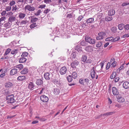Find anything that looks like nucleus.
<instances>
[{
	"mask_svg": "<svg viewBox=\"0 0 129 129\" xmlns=\"http://www.w3.org/2000/svg\"><path fill=\"white\" fill-rule=\"evenodd\" d=\"M14 95L11 94L8 95L6 98V99L8 100V103H14L15 101L14 98Z\"/></svg>",
	"mask_w": 129,
	"mask_h": 129,
	"instance_id": "nucleus-1",
	"label": "nucleus"
},
{
	"mask_svg": "<svg viewBox=\"0 0 129 129\" xmlns=\"http://www.w3.org/2000/svg\"><path fill=\"white\" fill-rule=\"evenodd\" d=\"M85 40L90 44H94L95 43V40L93 39H92L89 37H86L85 38Z\"/></svg>",
	"mask_w": 129,
	"mask_h": 129,
	"instance_id": "nucleus-2",
	"label": "nucleus"
},
{
	"mask_svg": "<svg viewBox=\"0 0 129 129\" xmlns=\"http://www.w3.org/2000/svg\"><path fill=\"white\" fill-rule=\"evenodd\" d=\"M24 9L25 10H28L30 11H34L35 10V8L34 7H31L29 5H27L25 6Z\"/></svg>",
	"mask_w": 129,
	"mask_h": 129,
	"instance_id": "nucleus-3",
	"label": "nucleus"
},
{
	"mask_svg": "<svg viewBox=\"0 0 129 129\" xmlns=\"http://www.w3.org/2000/svg\"><path fill=\"white\" fill-rule=\"evenodd\" d=\"M98 36L96 37L97 40H101L103 38V37L105 35V33L103 32H101L98 33Z\"/></svg>",
	"mask_w": 129,
	"mask_h": 129,
	"instance_id": "nucleus-4",
	"label": "nucleus"
},
{
	"mask_svg": "<svg viewBox=\"0 0 129 129\" xmlns=\"http://www.w3.org/2000/svg\"><path fill=\"white\" fill-rule=\"evenodd\" d=\"M116 98L117 101L119 103H123L125 101V99L120 94L117 96Z\"/></svg>",
	"mask_w": 129,
	"mask_h": 129,
	"instance_id": "nucleus-5",
	"label": "nucleus"
},
{
	"mask_svg": "<svg viewBox=\"0 0 129 129\" xmlns=\"http://www.w3.org/2000/svg\"><path fill=\"white\" fill-rule=\"evenodd\" d=\"M67 69L65 66L62 67L60 70L59 72L61 75L65 74L67 72Z\"/></svg>",
	"mask_w": 129,
	"mask_h": 129,
	"instance_id": "nucleus-6",
	"label": "nucleus"
},
{
	"mask_svg": "<svg viewBox=\"0 0 129 129\" xmlns=\"http://www.w3.org/2000/svg\"><path fill=\"white\" fill-rule=\"evenodd\" d=\"M40 98L41 101L44 102H47L49 100L48 98L45 95H42L41 96Z\"/></svg>",
	"mask_w": 129,
	"mask_h": 129,
	"instance_id": "nucleus-7",
	"label": "nucleus"
},
{
	"mask_svg": "<svg viewBox=\"0 0 129 129\" xmlns=\"http://www.w3.org/2000/svg\"><path fill=\"white\" fill-rule=\"evenodd\" d=\"M79 63L77 60H76L73 61L71 63V67L73 68H76V66L78 65Z\"/></svg>",
	"mask_w": 129,
	"mask_h": 129,
	"instance_id": "nucleus-8",
	"label": "nucleus"
},
{
	"mask_svg": "<svg viewBox=\"0 0 129 129\" xmlns=\"http://www.w3.org/2000/svg\"><path fill=\"white\" fill-rule=\"evenodd\" d=\"M113 39V37H109L107 38L106 39V41H112L115 42L116 41H117L119 40L120 38H114V39Z\"/></svg>",
	"mask_w": 129,
	"mask_h": 129,
	"instance_id": "nucleus-9",
	"label": "nucleus"
},
{
	"mask_svg": "<svg viewBox=\"0 0 129 129\" xmlns=\"http://www.w3.org/2000/svg\"><path fill=\"white\" fill-rule=\"evenodd\" d=\"M95 72L94 71V68L93 67L91 69V76L92 79H93L95 77Z\"/></svg>",
	"mask_w": 129,
	"mask_h": 129,
	"instance_id": "nucleus-10",
	"label": "nucleus"
},
{
	"mask_svg": "<svg viewBox=\"0 0 129 129\" xmlns=\"http://www.w3.org/2000/svg\"><path fill=\"white\" fill-rule=\"evenodd\" d=\"M112 92L113 94L114 95H118L119 92L116 88L115 87H113L112 88Z\"/></svg>",
	"mask_w": 129,
	"mask_h": 129,
	"instance_id": "nucleus-11",
	"label": "nucleus"
},
{
	"mask_svg": "<svg viewBox=\"0 0 129 129\" xmlns=\"http://www.w3.org/2000/svg\"><path fill=\"white\" fill-rule=\"evenodd\" d=\"M16 19V17L15 16H11L9 17L8 19V21L9 22L12 23V22L15 21Z\"/></svg>",
	"mask_w": 129,
	"mask_h": 129,
	"instance_id": "nucleus-12",
	"label": "nucleus"
},
{
	"mask_svg": "<svg viewBox=\"0 0 129 129\" xmlns=\"http://www.w3.org/2000/svg\"><path fill=\"white\" fill-rule=\"evenodd\" d=\"M17 69H13L10 72V74L11 75H13L17 73Z\"/></svg>",
	"mask_w": 129,
	"mask_h": 129,
	"instance_id": "nucleus-13",
	"label": "nucleus"
},
{
	"mask_svg": "<svg viewBox=\"0 0 129 129\" xmlns=\"http://www.w3.org/2000/svg\"><path fill=\"white\" fill-rule=\"evenodd\" d=\"M115 10L113 9H111L108 11V15L109 16H112L115 14Z\"/></svg>",
	"mask_w": 129,
	"mask_h": 129,
	"instance_id": "nucleus-14",
	"label": "nucleus"
},
{
	"mask_svg": "<svg viewBox=\"0 0 129 129\" xmlns=\"http://www.w3.org/2000/svg\"><path fill=\"white\" fill-rule=\"evenodd\" d=\"M51 74L49 73H46L44 75V77L46 80H49L50 79Z\"/></svg>",
	"mask_w": 129,
	"mask_h": 129,
	"instance_id": "nucleus-15",
	"label": "nucleus"
},
{
	"mask_svg": "<svg viewBox=\"0 0 129 129\" xmlns=\"http://www.w3.org/2000/svg\"><path fill=\"white\" fill-rule=\"evenodd\" d=\"M34 85L33 82H30L28 84V88L31 90H33L34 89Z\"/></svg>",
	"mask_w": 129,
	"mask_h": 129,
	"instance_id": "nucleus-16",
	"label": "nucleus"
},
{
	"mask_svg": "<svg viewBox=\"0 0 129 129\" xmlns=\"http://www.w3.org/2000/svg\"><path fill=\"white\" fill-rule=\"evenodd\" d=\"M13 83L10 82H8L5 84V86L6 88L11 87L13 86Z\"/></svg>",
	"mask_w": 129,
	"mask_h": 129,
	"instance_id": "nucleus-17",
	"label": "nucleus"
},
{
	"mask_svg": "<svg viewBox=\"0 0 129 129\" xmlns=\"http://www.w3.org/2000/svg\"><path fill=\"white\" fill-rule=\"evenodd\" d=\"M85 50L88 52H91L93 51V48L91 46H88L86 47Z\"/></svg>",
	"mask_w": 129,
	"mask_h": 129,
	"instance_id": "nucleus-18",
	"label": "nucleus"
},
{
	"mask_svg": "<svg viewBox=\"0 0 129 129\" xmlns=\"http://www.w3.org/2000/svg\"><path fill=\"white\" fill-rule=\"evenodd\" d=\"M123 86L125 89L129 88V83L127 81L125 82L123 84Z\"/></svg>",
	"mask_w": 129,
	"mask_h": 129,
	"instance_id": "nucleus-19",
	"label": "nucleus"
},
{
	"mask_svg": "<svg viewBox=\"0 0 129 129\" xmlns=\"http://www.w3.org/2000/svg\"><path fill=\"white\" fill-rule=\"evenodd\" d=\"M94 20V19L93 18H90L87 19L86 21V23L87 24L91 23Z\"/></svg>",
	"mask_w": 129,
	"mask_h": 129,
	"instance_id": "nucleus-20",
	"label": "nucleus"
},
{
	"mask_svg": "<svg viewBox=\"0 0 129 129\" xmlns=\"http://www.w3.org/2000/svg\"><path fill=\"white\" fill-rule=\"evenodd\" d=\"M11 25V24L9 22L6 23L4 25V26L6 29L10 28Z\"/></svg>",
	"mask_w": 129,
	"mask_h": 129,
	"instance_id": "nucleus-21",
	"label": "nucleus"
},
{
	"mask_svg": "<svg viewBox=\"0 0 129 129\" xmlns=\"http://www.w3.org/2000/svg\"><path fill=\"white\" fill-rule=\"evenodd\" d=\"M28 23V21L27 20H22L20 23V25L21 27L24 26L27 23Z\"/></svg>",
	"mask_w": 129,
	"mask_h": 129,
	"instance_id": "nucleus-22",
	"label": "nucleus"
},
{
	"mask_svg": "<svg viewBox=\"0 0 129 129\" xmlns=\"http://www.w3.org/2000/svg\"><path fill=\"white\" fill-rule=\"evenodd\" d=\"M113 61V62L112 63L111 65L112 66V67H114L116 65L117 62L115 61V59L114 58H111V62Z\"/></svg>",
	"mask_w": 129,
	"mask_h": 129,
	"instance_id": "nucleus-23",
	"label": "nucleus"
},
{
	"mask_svg": "<svg viewBox=\"0 0 129 129\" xmlns=\"http://www.w3.org/2000/svg\"><path fill=\"white\" fill-rule=\"evenodd\" d=\"M60 92V91L59 89L57 88H55L54 89L53 92L54 94L57 95Z\"/></svg>",
	"mask_w": 129,
	"mask_h": 129,
	"instance_id": "nucleus-24",
	"label": "nucleus"
},
{
	"mask_svg": "<svg viewBox=\"0 0 129 129\" xmlns=\"http://www.w3.org/2000/svg\"><path fill=\"white\" fill-rule=\"evenodd\" d=\"M26 59L24 57H22L20 58L19 60V63H24L26 61Z\"/></svg>",
	"mask_w": 129,
	"mask_h": 129,
	"instance_id": "nucleus-25",
	"label": "nucleus"
},
{
	"mask_svg": "<svg viewBox=\"0 0 129 129\" xmlns=\"http://www.w3.org/2000/svg\"><path fill=\"white\" fill-rule=\"evenodd\" d=\"M25 14L21 13L18 14V17L20 19H23L25 17Z\"/></svg>",
	"mask_w": 129,
	"mask_h": 129,
	"instance_id": "nucleus-26",
	"label": "nucleus"
},
{
	"mask_svg": "<svg viewBox=\"0 0 129 129\" xmlns=\"http://www.w3.org/2000/svg\"><path fill=\"white\" fill-rule=\"evenodd\" d=\"M26 79V77L24 76H19L17 78V79L19 81H22Z\"/></svg>",
	"mask_w": 129,
	"mask_h": 129,
	"instance_id": "nucleus-27",
	"label": "nucleus"
},
{
	"mask_svg": "<svg viewBox=\"0 0 129 129\" xmlns=\"http://www.w3.org/2000/svg\"><path fill=\"white\" fill-rule=\"evenodd\" d=\"M36 83L37 85H40L43 83V81L41 79H39L37 80Z\"/></svg>",
	"mask_w": 129,
	"mask_h": 129,
	"instance_id": "nucleus-28",
	"label": "nucleus"
},
{
	"mask_svg": "<svg viewBox=\"0 0 129 129\" xmlns=\"http://www.w3.org/2000/svg\"><path fill=\"white\" fill-rule=\"evenodd\" d=\"M28 71V69L26 68H24L21 72V73L22 74H25L27 73Z\"/></svg>",
	"mask_w": 129,
	"mask_h": 129,
	"instance_id": "nucleus-29",
	"label": "nucleus"
},
{
	"mask_svg": "<svg viewBox=\"0 0 129 129\" xmlns=\"http://www.w3.org/2000/svg\"><path fill=\"white\" fill-rule=\"evenodd\" d=\"M113 18L112 16H106L105 18V20L107 21H110Z\"/></svg>",
	"mask_w": 129,
	"mask_h": 129,
	"instance_id": "nucleus-30",
	"label": "nucleus"
},
{
	"mask_svg": "<svg viewBox=\"0 0 129 129\" xmlns=\"http://www.w3.org/2000/svg\"><path fill=\"white\" fill-rule=\"evenodd\" d=\"M87 57L85 55H83L82 56L81 58V60L84 62H85L87 60Z\"/></svg>",
	"mask_w": 129,
	"mask_h": 129,
	"instance_id": "nucleus-31",
	"label": "nucleus"
},
{
	"mask_svg": "<svg viewBox=\"0 0 129 129\" xmlns=\"http://www.w3.org/2000/svg\"><path fill=\"white\" fill-rule=\"evenodd\" d=\"M124 24L122 23L119 24L118 25V29L120 30H122L124 27Z\"/></svg>",
	"mask_w": 129,
	"mask_h": 129,
	"instance_id": "nucleus-32",
	"label": "nucleus"
},
{
	"mask_svg": "<svg viewBox=\"0 0 129 129\" xmlns=\"http://www.w3.org/2000/svg\"><path fill=\"white\" fill-rule=\"evenodd\" d=\"M116 75V73L115 72H113L110 76V78L112 79L114 78Z\"/></svg>",
	"mask_w": 129,
	"mask_h": 129,
	"instance_id": "nucleus-33",
	"label": "nucleus"
},
{
	"mask_svg": "<svg viewBox=\"0 0 129 129\" xmlns=\"http://www.w3.org/2000/svg\"><path fill=\"white\" fill-rule=\"evenodd\" d=\"M18 50L17 49H14L12 50L11 54L13 55H16L18 53Z\"/></svg>",
	"mask_w": 129,
	"mask_h": 129,
	"instance_id": "nucleus-34",
	"label": "nucleus"
},
{
	"mask_svg": "<svg viewBox=\"0 0 129 129\" xmlns=\"http://www.w3.org/2000/svg\"><path fill=\"white\" fill-rule=\"evenodd\" d=\"M16 67L19 70H21L23 68V66L21 64H20L17 65L16 66Z\"/></svg>",
	"mask_w": 129,
	"mask_h": 129,
	"instance_id": "nucleus-35",
	"label": "nucleus"
},
{
	"mask_svg": "<svg viewBox=\"0 0 129 129\" xmlns=\"http://www.w3.org/2000/svg\"><path fill=\"white\" fill-rule=\"evenodd\" d=\"M72 77L74 79H76L77 77V74L76 72H73L72 73Z\"/></svg>",
	"mask_w": 129,
	"mask_h": 129,
	"instance_id": "nucleus-36",
	"label": "nucleus"
},
{
	"mask_svg": "<svg viewBox=\"0 0 129 129\" xmlns=\"http://www.w3.org/2000/svg\"><path fill=\"white\" fill-rule=\"evenodd\" d=\"M11 49L10 48H8L5 51V53L4 55H7L8 53H9L11 51Z\"/></svg>",
	"mask_w": 129,
	"mask_h": 129,
	"instance_id": "nucleus-37",
	"label": "nucleus"
},
{
	"mask_svg": "<svg viewBox=\"0 0 129 129\" xmlns=\"http://www.w3.org/2000/svg\"><path fill=\"white\" fill-rule=\"evenodd\" d=\"M38 19L37 18H34L31 19L30 22L31 23H34L36 22L38 20Z\"/></svg>",
	"mask_w": 129,
	"mask_h": 129,
	"instance_id": "nucleus-38",
	"label": "nucleus"
},
{
	"mask_svg": "<svg viewBox=\"0 0 129 129\" xmlns=\"http://www.w3.org/2000/svg\"><path fill=\"white\" fill-rule=\"evenodd\" d=\"M11 9V7L10 5L6 6L5 8V10L7 11H10Z\"/></svg>",
	"mask_w": 129,
	"mask_h": 129,
	"instance_id": "nucleus-39",
	"label": "nucleus"
},
{
	"mask_svg": "<svg viewBox=\"0 0 129 129\" xmlns=\"http://www.w3.org/2000/svg\"><path fill=\"white\" fill-rule=\"evenodd\" d=\"M37 26V25L36 23H33L30 25L29 27L30 28L32 29L34 28Z\"/></svg>",
	"mask_w": 129,
	"mask_h": 129,
	"instance_id": "nucleus-40",
	"label": "nucleus"
},
{
	"mask_svg": "<svg viewBox=\"0 0 129 129\" xmlns=\"http://www.w3.org/2000/svg\"><path fill=\"white\" fill-rule=\"evenodd\" d=\"M80 44L81 45L83 46H86L87 45L86 42L84 41H82Z\"/></svg>",
	"mask_w": 129,
	"mask_h": 129,
	"instance_id": "nucleus-41",
	"label": "nucleus"
},
{
	"mask_svg": "<svg viewBox=\"0 0 129 129\" xmlns=\"http://www.w3.org/2000/svg\"><path fill=\"white\" fill-rule=\"evenodd\" d=\"M18 8L17 6L16 5L13 6L12 7V11H16L17 10H18Z\"/></svg>",
	"mask_w": 129,
	"mask_h": 129,
	"instance_id": "nucleus-42",
	"label": "nucleus"
},
{
	"mask_svg": "<svg viewBox=\"0 0 129 129\" xmlns=\"http://www.w3.org/2000/svg\"><path fill=\"white\" fill-rule=\"evenodd\" d=\"M67 79L69 82H71L72 80L71 76L70 75H69L67 76Z\"/></svg>",
	"mask_w": 129,
	"mask_h": 129,
	"instance_id": "nucleus-43",
	"label": "nucleus"
},
{
	"mask_svg": "<svg viewBox=\"0 0 129 129\" xmlns=\"http://www.w3.org/2000/svg\"><path fill=\"white\" fill-rule=\"evenodd\" d=\"M117 29V27H116L114 26L111 28V30L113 32L115 33Z\"/></svg>",
	"mask_w": 129,
	"mask_h": 129,
	"instance_id": "nucleus-44",
	"label": "nucleus"
},
{
	"mask_svg": "<svg viewBox=\"0 0 129 129\" xmlns=\"http://www.w3.org/2000/svg\"><path fill=\"white\" fill-rule=\"evenodd\" d=\"M76 49L78 52H80L82 51L81 48L78 46H77L76 47Z\"/></svg>",
	"mask_w": 129,
	"mask_h": 129,
	"instance_id": "nucleus-45",
	"label": "nucleus"
},
{
	"mask_svg": "<svg viewBox=\"0 0 129 129\" xmlns=\"http://www.w3.org/2000/svg\"><path fill=\"white\" fill-rule=\"evenodd\" d=\"M15 4V2L13 0H12L10 3L9 5L11 7L12 6H14V5Z\"/></svg>",
	"mask_w": 129,
	"mask_h": 129,
	"instance_id": "nucleus-46",
	"label": "nucleus"
},
{
	"mask_svg": "<svg viewBox=\"0 0 129 129\" xmlns=\"http://www.w3.org/2000/svg\"><path fill=\"white\" fill-rule=\"evenodd\" d=\"M28 53L26 52H24L21 55L22 57L27 56L28 55Z\"/></svg>",
	"mask_w": 129,
	"mask_h": 129,
	"instance_id": "nucleus-47",
	"label": "nucleus"
},
{
	"mask_svg": "<svg viewBox=\"0 0 129 129\" xmlns=\"http://www.w3.org/2000/svg\"><path fill=\"white\" fill-rule=\"evenodd\" d=\"M42 12L40 10H38L37 11V12L35 13V15L36 16H38L40 15V14Z\"/></svg>",
	"mask_w": 129,
	"mask_h": 129,
	"instance_id": "nucleus-48",
	"label": "nucleus"
},
{
	"mask_svg": "<svg viewBox=\"0 0 129 129\" xmlns=\"http://www.w3.org/2000/svg\"><path fill=\"white\" fill-rule=\"evenodd\" d=\"M124 28L125 30H129V24L124 25Z\"/></svg>",
	"mask_w": 129,
	"mask_h": 129,
	"instance_id": "nucleus-49",
	"label": "nucleus"
},
{
	"mask_svg": "<svg viewBox=\"0 0 129 129\" xmlns=\"http://www.w3.org/2000/svg\"><path fill=\"white\" fill-rule=\"evenodd\" d=\"M115 111H113L112 112H108L106 113L107 116H108L111 115L113 114H115Z\"/></svg>",
	"mask_w": 129,
	"mask_h": 129,
	"instance_id": "nucleus-50",
	"label": "nucleus"
},
{
	"mask_svg": "<svg viewBox=\"0 0 129 129\" xmlns=\"http://www.w3.org/2000/svg\"><path fill=\"white\" fill-rule=\"evenodd\" d=\"M102 44V43L101 42L97 43L96 45V46L97 47H101Z\"/></svg>",
	"mask_w": 129,
	"mask_h": 129,
	"instance_id": "nucleus-51",
	"label": "nucleus"
},
{
	"mask_svg": "<svg viewBox=\"0 0 129 129\" xmlns=\"http://www.w3.org/2000/svg\"><path fill=\"white\" fill-rule=\"evenodd\" d=\"M6 13H7L6 11H4L1 13V15L2 16H4L5 15Z\"/></svg>",
	"mask_w": 129,
	"mask_h": 129,
	"instance_id": "nucleus-52",
	"label": "nucleus"
},
{
	"mask_svg": "<svg viewBox=\"0 0 129 129\" xmlns=\"http://www.w3.org/2000/svg\"><path fill=\"white\" fill-rule=\"evenodd\" d=\"M38 89L39 90H41L40 91L39 93V94H41L43 93V90L45 89V88H39Z\"/></svg>",
	"mask_w": 129,
	"mask_h": 129,
	"instance_id": "nucleus-53",
	"label": "nucleus"
},
{
	"mask_svg": "<svg viewBox=\"0 0 129 129\" xmlns=\"http://www.w3.org/2000/svg\"><path fill=\"white\" fill-rule=\"evenodd\" d=\"M44 2L46 4H49L51 2V0H44Z\"/></svg>",
	"mask_w": 129,
	"mask_h": 129,
	"instance_id": "nucleus-54",
	"label": "nucleus"
},
{
	"mask_svg": "<svg viewBox=\"0 0 129 129\" xmlns=\"http://www.w3.org/2000/svg\"><path fill=\"white\" fill-rule=\"evenodd\" d=\"M83 17L82 15H80L78 18V20L79 21H80L83 18Z\"/></svg>",
	"mask_w": 129,
	"mask_h": 129,
	"instance_id": "nucleus-55",
	"label": "nucleus"
},
{
	"mask_svg": "<svg viewBox=\"0 0 129 129\" xmlns=\"http://www.w3.org/2000/svg\"><path fill=\"white\" fill-rule=\"evenodd\" d=\"M46 5H39L38 7L39 8H40L42 9L43 8H44L46 7Z\"/></svg>",
	"mask_w": 129,
	"mask_h": 129,
	"instance_id": "nucleus-56",
	"label": "nucleus"
},
{
	"mask_svg": "<svg viewBox=\"0 0 129 129\" xmlns=\"http://www.w3.org/2000/svg\"><path fill=\"white\" fill-rule=\"evenodd\" d=\"M50 11V9H47L44 10V11L43 12L44 14H46L49 12Z\"/></svg>",
	"mask_w": 129,
	"mask_h": 129,
	"instance_id": "nucleus-57",
	"label": "nucleus"
},
{
	"mask_svg": "<svg viewBox=\"0 0 129 129\" xmlns=\"http://www.w3.org/2000/svg\"><path fill=\"white\" fill-rule=\"evenodd\" d=\"M92 61V60L91 58H89V59L86 61V62L87 63H91Z\"/></svg>",
	"mask_w": 129,
	"mask_h": 129,
	"instance_id": "nucleus-58",
	"label": "nucleus"
},
{
	"mask_svg": "<svg viewBox=\"0 0 129 129\" xmlns=\"http://www.w3.org/2000/svg\"><path fill=\"white\" fill-rule=\"evenodd\" d=\"M6 17L5 16L2 17L0 19V22H1L2 21L5 20L6 19Z\"/></svg>",
	"mask_w": 129,
	"mask_h": 129,
	"instance_id": "nucleus-59",
	"label": "nucleus"
},
{
	"mask_svg": "<svg viewBox=\"0 0 129 129\" xmlns=\"http://www.w3.org/2000/svg\"><path fill=\"white\" fill-rule=\"evenodd\" d=\"M129 5V3L127 2V3H125L124 2L122 4V6H126L127 5Z\"/></svg>",
	"mask_w": 129,
	"mask_h": 129,
	"instance_id": "nucleus-60",
	"label": "nucleus"
},
{
	"mask_svg": "<svg viewBox=\"0 0 129 129\" xmlns=\"http://www.w3.org/2000/svg\"><path fill=\"white\" fill-rule=\"evenodd\" d=\"M13 14V13L11 11L7 13V15L9 16H13L12 15Z\"/></svg>",
	"mask_w": 129,
	"mask_h": 129,
	"instance_id": "nucleus-61",
	"label": "nucleus"
},
{
	"mask_svg": "<svg viewBox=\"0 0 129 129\" xmlns=\"http://www.w3.org/2000/svg\"><path fill=\"white\" fill-rule=\"evenodd\" d=\"M67 17H68L69 18H71L73 17V14H68L67 15Z\"/></svg>",
	"mask_w": 129,
	"mask_h": 129,
	"instance_id": "nucleus-62",
	"label": "nucleus"
},
{
	"mask_svg": "<svg viewBox=\"0 0 129 129\" xmlns=\"http://www.w3.org/2000/svg\"><path fill=\"white\" fill-rule=\"evenodd\" d=\"M110 62H108L107 64V65L106 67V68L108 70L110 68Z\"/></svg>",
	"mask_w": 129,
	"mask_h": 129,
	"instance_id": "nucleus-63",
	"label": "nucleus"
},
{
	"mask_svg": "<svg viewBox=\"0 0 129 129\" xmlns=\"http://www.w3.org/2000/svg\"><path fill=\"white\" fill-rule=\"evenodd\" d=\"M119 79V77H116L114 79V82H116L118 81Z\"/></svg>",
	"mask_w": 129,
	"mask_h": 129,
	"instance_id": "nucleus-64",
	"label": "nucleus"
}]
</instances>
